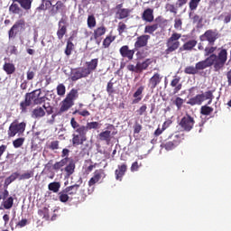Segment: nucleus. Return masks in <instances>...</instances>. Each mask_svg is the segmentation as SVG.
<instances>
[{
    "mask_svg": "<svg viewBox=\"0 0 231 231\" xmlns=\"http://www.w3.org/2000/svg\"><path fill=\"white\" fill-rule=\"evenodd\" d=\"M217 46H207L204 49V57H207L204 60L199 61L197 67L199 69L203 68H214V71H221L226 60H228V51L226 49H220L217 54Z\"/></svg>",
    "mask_w": 231,
    "mask_h": 231,
    "instance_id": "f257e3e1",
    "label": "nucleus"
},
{
    "mask_svg": "<svg viewBox=\"0 0 231 231\" xmlns=\"http://www.w3.org/2000/svg\"><path fill=\"white\" fill-rule=\"evenodd\" d=\"M70 125L74 130L72 134V145H84V142H88V132L91 129H100V123L97 121L88 122L87 125H79L75 117H71Z\"/></svg>",
    "mask_w": 231,
    "mask_h": 231,
    "instance_id": "f03ea898",
    "label": "nucleus"
},
{
    "mask_svg": "<svg viewBox=\"0 0 231 231\" xmlns=\"http://www.w3.org/2000/svg\"><path fill=\"white\" fill-rule=\"evenodd\" d=\"M87 67H81L75 69L70 75V79L72 82H77V80H80V79H86L89 77L93 71L98 68V58L92 59L90 61H87L85 63Z\"/></svg>",
    "mask_w": 231,
    "mask_h": 231,
    "instance_id": "7ed1b4c3",
    "label": "nucleus"
},
{
    "mask_svg": "<svg viewBox=\"0 0 231 231\" xmlns=\"http://www.w3.org/2000/svg\"><path fill=\"white\" fill-rule=\"evenodd\" d=\"M77 98H79V89L72 88L61 102L58 115H62V113L69 111V109L75 106V100H77Z\"/></svg>",
    "mask_w": 231,
    "mask_h": 231,
    "instance_id": "20e7f679",
    "label": "nucleus"
},
{
    "mask_svg": "<svg viewBox=\"0 0 231 231\" xmlns=\"http://www.w3.org/2000/svg\"><path fill=\"white\" fill-rule=\"evenodd\" d=\"M181 39V33L179 32H173L171 37H169L166 41V50L164 51L165 57H169V55L174 53L180 46H181V43L180 42V40Z\"/></svg>",
    "mask_w": 231,
    "mask_h": 231,
    "instance_id": "39448f33",
    "label": "nucleus"
},
{
    "mask_svg": "<svg viewBox=\"0 0 231 231\" xmlns=\"http://www.w3.org/2000/svg\"><path fill=\"white\" fill-rule=\"evenodd\" d=\"M185 140V134H171L168 137V141H165L161 144V147L162 149H165V151H174L181 142Z\"/></svg>",
    "mask_w": 231,
    "mask_h": 231,
    "instance_id": "423d86ee",
    "label": "nucleus"
},
{
    "mask_svg": "<svg viewBox=\"0 0 231 231\" xmlns=\"http://www.w3.org/2000/svg\"><path fill=\"white\" fill-rule=\"evenodd\" d=\"M24 131H26V122H19L18 119L14 120L7 130L8 138H14L16 134L21 136L24 134Z\"/></svg>",
    "mask_w": 231,
    "mask_h": 231,
    "instance_id": "0eeeda50",
    "label": "nucleus"
},
{
    "mask_svg": "<svg viewBox=\"0 0 231 231\" xmlns=\"http://www.w3.org/2000/svg\"><path fill=\"white\" fill-rule=\"evenodd\" d=\"M169 21L162 16L155 18L153 23H150L144 27V33L149 35H154V32L158 31V28H165Z\"/></svg>",
    "mask_w": 231,
    "mask_h": 231,
    "instance_id": "6e6552de",
    "label": "nucleus"
},
{
    "mask_svg": "<svg viewBox=\"0 0 231 231\" xmlns=\"http://www.w3.org/2000/svg\"><path fill=\"white\" fill-rule=\"evenodd\" d=\"M221 37V34L217 30L209 29L207 30L202 35L199 36V41L201 42H208L209 46H214L216 44V41Z\"/></svg>",
    "mask_w": 231,
    "mask_h": 231,
    "instance_id": "1a4fd4ad",
    "label": "nucleus"
},
{
    "mask_svg": "<svg viewBox=\"0 0 231 231\" xmlns=\"http://www.w3.org/2000/svg\"><path fill=\"white\" fill-rule=\"evenodd\" d=\"M24 30H26V22L24 19L17 20L8 31L9 39H15L17 34L21 32H24Z\"/></svg>",
    "mask_w": 231,
    "mask_h": 231,
    "instance_id": "9d476101",
    "label": "nucleus"
},
{
    "mask_svg": "<svg viewBox=\"0 0 231 231\" xmlns=\"http://www.w3.org/2000/svg\"><path fill=\"white\" fill-rule=\"evenodd\" d=\"M194 124H196V120H194V117L189 114H186L179 122V126L180 127V129H182V131H185L186 133H190V131L194 129Z\"/></svg>",
    "mask_w": 231,
    "mask_h": 231,
    "instance_id": "9b49d317",
    "label": "nucleus"
},
{
    "mask_svg": "<svg viewBox=\"0 0 231 231\" xmlns=\"http://www.w3.org/2000/svg\"><path fill=\"white\" fill-rule=\"evenodd\" d=\"M64 10H66V5H64L62 1L59 0L55 5H51L49 14L51 17H55L57 14H64Z\"/></svg>",
    "mask_w": 231,
    "mask_h": 231,
    "instance_id": "f8f14e48",
    "label": "nucleus"
},
{
    "mask_svg": "<svg viewBox=\"0 0 231 231\" xmlns=\"http://www.w3.org/2000/svg\"><path fill=\"white\" fill-rule=\"evenodd\" d=\"M151 39V35L143 34L137 37L136 42H134V50H140V48H145L147 44H149V40Z\"/></svg>",
    "mask_w": 231,
    "mask_h": 231,
    "instance_id": "ddd939ff",
    "label": "nucleus"
},
{
    "mask_svg": "<svg viewBox=\"0 0 231 231\" xmlns=\"http://www.w3.org/2000/svg\"><path fill=\"white\" fill-rule=\"evenodd\" d=\"M119 53L123 59H128V60H133L134 58V50L129 49L127 45H124L119 49Z\"/></svg>",
    "mask_w": 231,
    "mask_h": 231,
    "instance_id": "4468645a",
    "label": "nucleus"
},
{
    "mask_svg": "<svg viewBox=\"0 0 231 231\" xmlns=\"http://www.w3.org/2000/svg\"><path fill=\"white\" fill-rule=\"evenodd\" d=\"M107 32V28L106 27V25L102 24L98 27H97L94 30L93 32V38L97 42H100V41H102V37H104V35H106V32Z\"/></svg>",
    "mask_w": 231,
    "mask_h": 231,
    "instance_id": "2eb2a0df",
    "label": "nucleus"
},
{
    "mask_svg": "<svg viewBox=\"0 0 231 231\" xmlns=\"http://www.w3.org/2000/svg\"><path fill=\"white\" fill-rule=\"evenodd\" d=\"M126 172H127V164L125 163L119 164L117 166V169L115 171L116 180L117 181H122Z\"/></svg>",
    "mask_w": 231,
    "mask_h": 231,
    "instance_id": "dca6fc26",
    "label": "nucleus"
},
{
    "mask_svg": "<svg viewBox=\"0 0 231 231\" xmlns=\"http://www.w3.org/2000/svg\"><path fill=\"white\" fill-rule=\"evenodd\" d=\"M205 102V93L198 94L197 96L189 99L187 104L189 106H201Z\"/></svg>",
    "mask_w": 231,
    "mask_h": 231,
    "instance_id": "f3484780",
    "label": "nucleus"
},
{
    "mask_svg": "<svg viewBox=\"0 0 231 231\" xmlns=\"http://www.w3.org/2000/svg\"><path fill=\"white\" fill-rule=\"evenodd\" d=\"M181 78L178 76H174L173 79L171 81L170 86L171 88H174L173 89V95H176L177 93H180L181 91V88H183V85L180 83Z\"/></svg>",
    "mask_w": 231,
    "mask_h": 231,
    "instance_id": "a211bd4d",
    "label": "nucleus"
},
{
    "mask_svg": "<svg viewBox=\"0 0 231 231\" xmlns=\"http://www.w3.org/2000/svg\"><path fill=\"white\" fill-rule=\"evenodd\" d=\"M145 90L144 86H140L136 91L134 93L133 97H134L132 101V104H140L142 98H143V91Z\"/></svg>",
    "mask_w": 231,
    "mask_h": 231,
    "instance_id": "6ab92c4d",
    "label": "nucleus"
},
{
    "mask_svg": "<svg viewBox=\"0 0 231 231\" xmlns=\"http://www.w3.org/2000/svg\"><path fill=\"white\" fill-rule=\"evenodd\" d=\"M102 176H104V170H97L93 177L88 180V186L93 187V185L98 183L102 180Z\"/></svg>",
    "mask_w": 231,
    "mask_h": 231,
    "instance_id": "aec40b11",
    "label": "nucleus"
},
{
    "mask_svg": "<svg viewBox=\"0 0 231 231\" xmlns=\"http://www.w3.org/2000/svg\"><path fill=\"white\" fill-rule=\"evenodd\" d=\"M198 46V41L189 40L180 48V51H192Z\"/></svg>",
    "mask_w": 231,
    "mask_h": 231,
    "instance_id": "412c9836",
    "label": "nucleus"
},
{
    "mask_svg": "<svg viewBox=\"0 0 231 231\" xmlns=\"http://www.w3.org/2000/svg\"><path fill=\"white\" fill-rule=\"evenodd\" d=\"M143 21L145 23H152L154 21V9L147 8L143 12L142 14Z\"/></svg>",
    "mask_w": 231,
    "mask_h": 231,
    "instance_id": "4be33fe9",
    "label": "nucleus"
},
{
    "mask_svg": "<svg viewBox=\"0 0 231 231\" xmlns=\"http://www.w3.org/2000/svg\"><path fill=\"white\" fill-rule=\"evenodd\" d=\"M162 77L160 73H154L153 76L149 79L150 89H155V88L162 82Z\"/></svg>",
    "mask_w": 231,
    "mask_h": 231,
    "instance_id": "5701e85b",
    "label": "nucleus"
},
{
    "mask_svg": "<svg viewBox=\"0 0 231 231\" xmlns=\"http://www.w3.org/2000/svg\"><path fill=\"white\" fill-rule=\"evenodd\" d=\"M32 102H33V98L30 96L29 93H26L24 100L20 103L21 111L25 113L26 109L32 106Z\"/></svg>",
    "mask_w": 231,
    "mask_h": 231,
    "instance_id": "b1692460",
    "label": "nucleus"
},
{
    "mask_svg": "<svg viewBox=\"0 0 231 231\" xmlns=\"http://www.w3.org/2000/svg\"><path fill=\"white\" fill-rule=\"evenodd\" d=\"M52 6L51 0H41L39 6L36 8V12H46Z\"/></svg>",
    "mask_w": 231,
    "mask_h": 231,
    "instance_id": "393cba45",
    "label": "nucleus"
},
{
    "mask_svg": "<svg viewBox=\"0 0 231 231\" xmlns=\"http://www.w3.org/2000/svg\"><path fill=\"white\" fill-rule=\"evenodd\" d=\"M199 64V62H197L195 67L194 66L186 67L184 69V73H186V75H196L198 73V71L207 69V68L199 69V67L198 66Z\"/></svg>",
    "mask_w": 231,
    "mask_h": 231,
    "instance_id": "a878e982",
    "label": "nucleus"
},
{
    "mask_svg": "<svg viewBox=\"0 0 231 231\" xmlns=\"http://www.w3.org/2000/svg\"><path fill=\"white\" fill-rule=\"evenodd\" d=\"M13 3H18L23 8V10H25L28 12L29 10H32V3H33V0H12Z\"/></svg>",
    "mask_w": 231,
    "mask_h": 231,
    "instance_id": "bb28decb",
    "label": "nucleus"
},
{
    "mask_svg": "<svg viewBox=\"0 0 231 231\" xmlns=\"http://www.w3.org/2000/svg\"><path fill=\"white\" fill-rule=\"evenodd\" d=\"M152 64V58H148L144 60L143 62H137V68L139 69V73H142V71H145Z\"/></svg>",
    "mask_w": 231,
    "mask_h": 231,
    "instance_id": "cd10ccee",
    "label": "nucleus"
},
{
    "mask_svg": "<svg viewBox=\"0 0 231 231\" xmlns=\"http://www.w3.org/2000/svg\"><path fill=\"white\" fill-rule=\"evenodd\" d=\"M98 139L101 142H106V145H109V143H111V131L106 130L104 132H101L98 134Z\"/></svg>",
    "mask_w": 231,
    "mask_h": 231,
    "instance_id": "c85d7f7f",
    "label": "nucleus"
},
{
    "mask_svg": "<svg viewBox=\"0 0 231 231\" xmlns=\"http://www.w3.org/2000/svg\"><path fill=\"white\" fill-rule=\"evenodd\" d=\"M43 116H46V111L41 106H37L32 112V118H42Z\"/></svg>",
    "mask_w": 231,
    "mask_h": 231,
    "instance_id": "c756f323",
    "label": "nucleus"
},
{
    "mask_svg": "<svg viewBox=\"0 0 231 231\" xmlns=\"http://www.w3.org/2000/svg\"><path fill=\"white\" fill-rule=\"evenodd\" d=\"M3 69L6 75H14L15 73V65L5 61L3 65Z\"/></svg>",
    "mask_w": 231,
    "mask_h": 231,
    "instance_id": "7c9ffc66",
    "label": "nucleus"
},
{
    "mask_svg": "<svg viewBox=\"0 0 231 231\" xmlns=\"http://www.w3.org/2000/svg\"><path fill=\"white\" fill-rule=\"evenodd\" d=\"M66 172V178H69L75 172V162L71 160L69 163L64 169Z\"/></svg>",
    "mask_w": 231,
    "mask_h": 231,
    "instance_id": "2f4dec72",
    "label": "nucleus"
},
{
    "mask_svg": "<svg viewBox=\"0 0 231 231\" xmlns=\"http://www.w3.org/2000/svg\"><path fill=\"white\" fill-rule=\"evenodd\" d=\"M130 14H131V11L130 9H127V8H123L116 12L117 18L120 20L127 19Z\"/></svg>",
    "mask_w": 231,
    "mask_h": 231,
    "instance_id": "473e14b6",
    "label": "nucleus"
},
{
    "mask_svg": "<svg viewBox=\"0 0 231 231\" xmlns=\"http://www.w3.org/2000/svg\"><path fill=\"white\" fill-rule=\"evenodd\" d=\"M212 113H214V108L208 106V105H204L200 107V115H203V116H209Z\"/></svg>",
    "mask_w": 231,
    "mask_h": 231,
    "instance_id": "72a5a7b5",
    "label": "nucleus"
},
{
    "mask_svg": "<svg viewBox=\"0 0 231 231\" xmlns=\"http://www.w3.org/2000/svg\"><path fill=\"white\" fill-rule=\"evenodd\" d=\"M79 187H80V185L74 184L72 186L67 187L64 190L67 194H69V196H75V194H77V192H79Z\"/></svg>",
    "mask_w": 231,
    "mask_h": 231,
    "instance_id": "f704fd0d",
    "label": "nucleus"
},
{
    "mask_svg": "<svg viewBox=\"0 0 231 231\" xmlns=\"http://www.w3.org/2000/svg\"><path fill=\"white\" fill-rule=\"evenodd\" d=\"M20 174L19 172L15 171L12 173L9 177H7L5 180V187H8L11 183H14L17 178H19Z\"/></svg>",
    "mask_w": 231,
    "mask_h": 231,
    "instance_id": "c9c22d12",
    "label": "nucleus"
},
{
    "mask_svg": "<svg viewBox=\"0 0 231 231\" xmlns=\"http://www.w3.org/2000/svg\"><path fill=\"white\" fill-rule=\"evenodd\" d=\"M66 33H68V26L62 25V27H59L57 31V37L59 41H62Z\"/></svg>",
    "mask_w": 231,
    "mask_h": 231,
    "instance_id": "e433bc0d",
    "label": "nucleus"
},
{
    "mask_svg": "<svg viewBox=\"0 0 231 231\" xmlns=\"http://www.w3.org/2000/svg\"><path fill=\"white\" fill-rule=\"evenodd\" d=\"M38 215L40 217H42V219H45V221H48V219H50V209H48V208L39 209Z\"/></svg>",
    "mask_w": 231,
    "mask_h": 231,
    "instance_id": "4c0bfd02",
    "label": "nucleus"
},
{
    "mask_svg": "<svg viewBox=\"0 0 231 231\" xmlns=\"http://www.w3.org/2000/svg\"><path fill=\"white\" fill-rule=\"evenodd\" d=\"M69 160V158L65 157L64 159H62L60 162H57L53 166L52 169L54 171H60V169H62V167H64V165H66V163H68V161Z\"/></svg>",
    "mask_w": 231,
    "mask_h": 231,
    "instance_id": "58836bf2",
    "label": "nucleus"
},
{
    "mask_svg": "<svg viewBox=\"0 0 231 231\" xmlns=\"http://www.w3.org/2000/svg\"><path fill=\"white\" fill-rule=\"evenodd\" d=\"M218 19H222L225 24H228L231 22V11L222 13Z\"/></svg>",
    "mask_w": 231,
    "mask_h": 231,
    "instance_id": "ea45409f",
    "label": "nucleus"
},
{
    "mask_svg": "<svg viewBox=\"0 0 231 231\" xmlns=\"http://www.w3.org/2000/svg\"><path fill=\"white\" fill-rule=\"evenodd\" d=\"M116 36L108 35L103 40V48H109L111 46V42H114Z\"/></svg>",
    "mask_w": 231,
    "mask_h": 231,
    "instance_id": "a19ab883",
    "label": "nucleus"
},
{
    "mask_svg": "<svg viewBox=\"0 0 231 231\" xmlns=\"http://www.w3.org/2000/svg\"><path fill=\"white\" fill-rule=\"evenodd\" d=\"M4 208L5 210H10L12 207H14V198L13 197H8L3 203Z\"/></svg>",
    "mask_w": 231,
    "mask_h": 231,
    "instance_id": "79ce46f5",
    "label": "nucleus"
},
{
    "mask_svg": "<svg viewBox=\"0 0 231 231\" xmlns=\"http://www.w3.org/2000/svg\"><path fill=\"white\" fill-rule=\"evenodd\" d=\"M34 171H27L24 173L19 175V180H30L33 178Z\"/></svg>",
    "mask_w": 231,
    "mask_h": 231,
    "instance_id": "37998d69",
    "label": "nucleus"
},
{
    "mask_svg": "<svg viewBox=\"0 0 231 231\" xmlns=\"http://www.w3.org/2000/svg\"><path fill=\"white\" fill-rule=\"evenodd\" d=\"M172 104L174 106H176L178 111H180L181 109V107H183V104H185V100L180 97H177L173 101Z\"/></svg>",
    "mask_w": 231,
    "mask_h": 231,
    "instance_id": "c03bdc74",
    "label": "nucleus"
},
{
    "mask_svg": "<svg viewBox=\"0 0 231 231\" xmlns=\"http://www.w3.org/2000/svg\"><path fill=\"white\" fill-rule=\"evenodd\" d=\"M48 189L49 190H51V192L57 193L60 189V182H51L48 185Z\"/></svg>",
    "mask_w": 231,
    "mask_h": 231,
    "instance_id": "a18cd8bd",
    "label": "nucleus"
},
{
    "mask_svg": "<svg viewBox=\"0 0 231 231\" xmlns=\"http://www.w3.org/2000/svg\"><path fill=\"white\" fill-rule=\"evenodd\" d=\"M59 199L61 203H68L69 201V196L65 189L59 193Z\"/></svg>",
    "mask_w": 231,
    "mask_h": 231,
    "instance_id": "49530a36",
    "label": "nucleus"
},
{
    "mask_svg": "<svg viewBox=\"0 0 231 231\" xmlns=\"http://www.w3.org/2000/svg\"><path fill=\"white\" fill-rule=\"evenodd\" d=\"M9 12L14 14H21V7H19V5L15 4V2H14L9 6Z\"/></svg>",
    "mask_w": 231,
    "mask_h": 231,
    "instance_id": "de8ad7c7",
    "label": "nucleus"
},
{
    "mask_svg": "<svg viewBox=\"0 0 231 231\" xmlns=\"http://www.w3.org/2000/svg\"><path fill=\"white\" fill-rule=\"evenodd\" d=\"M24 141H25L24 137H20L13 141V145L14 149H19V147H23V145H24Z\"/></svg>",
    "mask_w": 231,
    "mask_h": 231,
    "instance_id": "09e8293b",
    "label": "nucleus"
},
{
    "mask_svg": "<svg viewBox=\"0 0 231 231\" xmlns=\"http://www.w3.org/2000/svg\"><path fill=\"white\" fill-rule=\"evenodd\" d=\"M87 24L89 28H95L97 26V18H95V15H88Z\"/></svg>",
    "mask_w": 231,
    "mask_h": 231,
    "instance_id": "8fccbe9b",
    "label": "nucleus"
},
{
    "mask_svg": "<svg viewBox=\"0 0 231 231\" xmlns=\"http://www.w3.org/2000/svg\"><path fill=\"white\" fill-rule=\"evenodd\" d=\"M165 9H166V12L174 14V15H176L178 14V7H176V5H174V4H166Z\"/></svg>",
    "mask_w": 231,
    "mask_h": 231,
    "instance_id": "3c124183",
    "label": "nucleus"
},
{
    "mask_svg": "<svg viewBox=\"0 0 231 231\" xmlns=\"http://www.w3.org/2000/svg\"><path fill=\"white\" fill-rule=\"evenodd\" d=\"M199 3H201V0H190L189 3V10L191 12L198 10V6H199Z\"/></svg>",
    "mask_w": 231,
    "mask_h": 231,
    "instance_id": "603ef678",
    "label": "nucleus"
},
{
    "mask_svg": "<svg viewBox=\"0 0 231 231\" xmlns=\"http://www.w3.org/2000/svg\"><path fill=\"white\" fill-rule=\"evenodd\" d=\"M75 48V44H73L71 42V41H68L67 42V46L65 49V55H67V57H69V55H71V51H73V49Z\"/></svg>",
    "mask_w": 231,
    "mask_h": 231,
    "instance_id": "864d4df0",
    "label": "nucleus"
},
{
    "mask_svg": "<svg viewBox=\"0 0 231 231\" xmlns=\"http://www.w3.org/2000/svg\"><path fill=\"white\" fill-rule=\"evenodd\" d=\"M205 100H208L207 106H210L212 104V100H214V93L212 90H208L205 92Z\"/></svg>",
    "mask_w": 231,
    "mask_h": 231,
    "instance_id": "5fc2aeb1",
    "label": "nucleus"
},
{
    "mask_svg": "<svg viewBox=\"0 0 231 231\" xmlns=\"http://www.w3.org/2000/svg\"><path fill=\"white\" fill-rule=\"evenodd\" d=\"M56 89L59 97H64V95H66V86H64V84H59Z\"/></svg>",
    "mask_w": 231,
    "mask_h": 231,
    "instance_id": "6e6d98bb",
    "label": "nucleus"
},
{
    "mask_svg": "<svg viewBox=\"0 0 231 231\" xmlns=\"http://www.w3.org/2000/svg\"><path fill=\"white\" fill-rule=\"evenodd\" d=\"M41 88L28 93L32 97L33 104H35V100L38 98V97H41Z\"/></svg>",
    "mask_w": 231,
    "mask_h": 231,
    "instance_id": "4d7b16f0",
    "label": "nucleus"
},
{
    "mask_svg": "<svg viewBox=\"0 0 231 231\" xmlns=\"http://www.w3.org/2000/svg\"><path fill=\"white\" fill-rule=\"evenodd\" d=\"M72 115H79V116H91V113L88 111V109L85 110H79L76 109L75 112L72 113Z\"/></svg>",
    "mask_w": 231,
    "mask_h": 231,
    "instance_id": "13d9d810",
    "label": "nucleus"
},
{
    "mask_svg": "<svg viewBox=\"0 0 231 231\" xmlns=\"http://www.w3.org/2000/svg\"><path fill=\"white\" fill-rule=\"evenodd\" d=\"M125 30H127V25L125 23H124V22H119L118 25H117L118 34L122 35V33H124V32H125Z\"/></svg>",
    "mask_w": 231,
    "mask_h": 231,
    "instance_id": "bf43d9fd",
    "label": "nucleus"
},
{
    "mask_svg": "<svg viewBox=\"0 0 231 231\" xmlns=\"http://www.w3.org/2000/svg\"><path fill=\"white\" fill-rule=\"evenodd\" d=\"M35 71H37V69L35 68H30L27 70V80H33V79L35 78Z\"/></svg>",
    "mask_w": 231,
    "mask_h": 231,
    "instance_id": "052dcab7",
    "label": "nucleus"
},
{
    "mask_svg": "<svg viewBox=\"0 0 231 231\" xmlns=\"http://www.w3.org/2000/svg\"><path fill=\"white\" fill-rule=\"evenodd\" d=\"M148 55H149V53L145 52V51H143V50L138 51L136 52V56H137L138 60H142L145 59L146 57H148Z\"/></svg>",
    "mask_w": 231,
    "mask_h": 231,
    "instance_id": "680f3d73",
    "label": "nucleus"
},
{
    "mask_svg": "<svg viewBox=\"0 0 231 231\" xmlns=\"http://www.w3.org/2000/svg\"><path fill=\"white\" fill-rule=\"evenodd\" d=\"M183 25V22L181 21L180 18H175L174 20V28L175 30H181L182 29V26Z\"/></svg>",
    "mask_w": 231,
    "mask_h": 231,
    "instance_id": "e2e57ef3",
    "label": "nucleus"
},
{
    "mask_svg": "<svg viewBox=\"0 0 231 231\" xmlns=\"http://www.w3.org/2000/svg\"><path fill=\"white\" fill-rule=\"evenodd\" d=\"M136 112L139 115V116H143V115L147 113V105H142Z\"/></svg>",
    "mask_w": 231,
    "mask_h": 231,
    "instance_id": "0e129e2a",
    "label": "nucleus"
},
{
    "mask_svg": "<svg viewBox=\"0 0 231 231\" xmlns=\"http://www.w3.org/2000/svg\"><path fill=\"white\" fill-rule=\"evenodd\" d=\"M47 100H48V97H46V96L38 97L34 102V106H41V104H44V102H46Z\"/></svg>",
    "mask_w": 231,
    "mask_h": 231,
    "instance_id": "69168bd1",
    "label": "nucleus"
},
{
    "mask_svg": "<svg viewBox=\"0 0 231 231\" xmlns=\"http://www.w3.org/2000/svg\"><path fill=\"white\" fill-rule=\"evenodd\" d=\"M115 83H113V81H109L107 83L106 86V92L108 93V95H113V93H115V88H113Z\"/></svg>",
    "mask_w": 231,
    "mask_h": 231,
    "instance_id": "338daca9",
    "label": "nucleus"
},
{
    "mask_svg": "<svg viewBox=\"0 0 231 231\" xmlns=\"http://www.w3.org/2000/svg\"><path fill=\"white\" fill-rule=\"evenodd\" d=\"M48 149H51V151H57L59 149V141H52L48 146Z\"/></svg>",
    "mask_w": 231,
    "mask_h": 231,
    "instance_id": "774afa93",
    "label": "nucleus"
}]
</instances>
